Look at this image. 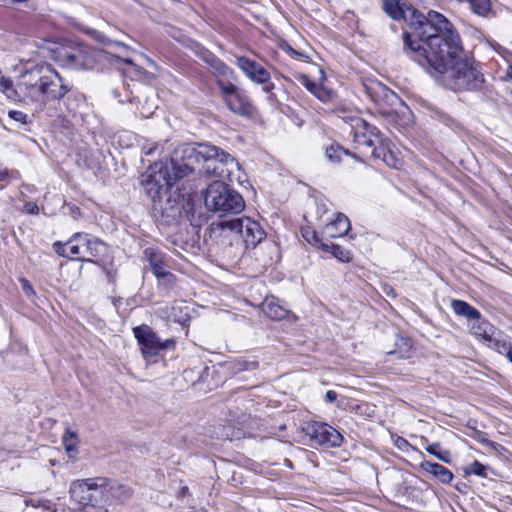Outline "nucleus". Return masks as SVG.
I'll return each mask as SVG.
<instances>
[{
    "instance_id": "603ef678",
    "label": "nucleus",
    "mask_w": 512,
    "mask_h": 512,
    "mask_svg": "<svg viewBox=\"0 0 512 512\" xmlns=\"http://www.w3.org/2000/svg\"><path fill=\"white\" fill-rule=\"evenodd\" d=\"M9 177V174L6 170L0 171V181L6 180Z\"/></svg>"
},
{
    "instance_id": "7ed1b4c3",
    "label": "nucleus",
    "mask_w": 512,
    "mask_h": 512,
    "mask_svg": "<svg viewBox=\"0 0 512 512\" xmlns=\"http://www.w3.org/2000/svg\"><path fill=\"white\" fill-rule=\"evenodd\" d=\"M426 69L432 75H438L442 84L455 92L479 90L484 83L483 74L475 60L464 51L461 41L453 43Z\"/></svg>"
},
{
    "instance_id": "c03bdc74",
    "label": "nucleus",
    "mask_w": 512,
    "mask_h": 512,
    "mask_svg": "<svg viewBox=\"0 0 512 512\" xmlns=\"http://www.w3.org/2000/svg\"><path fill=\"white\" fill-rule=\"evenodd\" d=\"M106 277L109 283L114 284L116 282V273L110 269L105 268Z\"/></svg>"
},
{
    "instance_id": "ea45409f",
    "label": "nucleus",
    "mask_w": 512,
    "mask_h": 512,
    "mask_svg": "<svg viewBox=\"0 0 512 512\" xmlns=\"http://www.w3.org/2000/svg\"><path fill=\"white\" fill-rule=\"evenodd\" d=\"M118 486L122 487L125 491H123L122 489L121 490H114V492L118 495L121 496L120 497H114L115 499L117 500H120V501H125L126 499H128L130 497V491L129 489L126 487V486H123V485H120V484H117Z\"/></svg>"
},
{
    "instance_id": "72a5a7b5",
    "label": "nucleus",
    "mask_w": 512,
    "mask_h": 512,
    "mask_svg": "<svg viewBox=\"0 0 512 512\" xmlns=\"http://www.w3.org/2000/svg\"><path fill=\"white\" fill-rule=\"evenodd\" d=\"M196 53L198 57L201 60H203L206 64H208L210 67L218 60L217 56H215L212 52H210L204 47H199Z\"/></svg>"
},
{
    "instance_id": "6e6d98bb",
    "label": "nucleus",
    "mask_w": 512,
    "mask_h": 512,
    "mask_svg": "<svg viewBox=\"0 0 512 512\" xmlns=\"http://www.w3.org/2000/svg\"><path fill=\"white\" fill-rule=\"evenodd\" d=\"M125 63L130 64V65H134L133 61L131 59H125Z\"/></svg>"
},
{
    "instance_id": "052dcab7",
    "label": "nucleus",
    "mask_w": 512,
    "mask_h": 512,
    "mask_svg": "<svg viewBox=\"0 0 512 512\" xmlns=\"http://www.w3.org/2000/svg\"><path fill=\"white\" fill-rule=\"evenodd\" d=\"M152 152H153V149H149V150L146 152V154H147V155H150V154H152Z\"/></svg>"
},
{
    "instance_id": "dca6fc26",
    "label": "nucleus",
    "mask_w": 512,
    "mask_h": 512,
    "mask_svg": "<svg viewBox=\"0 0 512 512\" xmlns=\"http://www.w3.org/2000/svg\"><path fill=\"white\" fill-rule=\"evenodd\" d=\"M377 143L373 147L372 156L375 159H381L387 166L392 168H398L401 163V160L396 157L393 151L389 148V145L386 143V140L383 137L379 140H376Z\"/></svg>"
},
{
    "instance_id": "9d476101",
    "label": "nucleus",
    "mask_w": 512,
    "mask_h": 512,
    "mask_svg": "<svg viewBox=\"0 0 512 512\" xmlns=\"http://www.w3.org/2000/svg\"><path fill=\"white\" fill-rule=\"evenodd\" d=\"M221 226L238 234L246 247L254 248L265 238V232L260 224L248 217L223 221Z\"/></svg>"
},
{
    "instance_id": "09e8293b",
    "label": "nucleus",
    "mask_w": 512,
    "mask_h": 512,
    "mask_svg": "<svg viewBox=\"0 0 512 512\" xmlns=\"http://www.w3.org/2000/svg\"><path fill=\"white\" fill-rule=\"evenodd\" d=\"M263 85V92L265 93H270L273 89H274V83L270 82V80L268 81L267 84H262Z\"/></svg>"
},
{
    "instance_id": "4c0bfd02",
    "label": "nucleus",
    "mask_w": 512,
    "mask_h": 512,
    "mask_svg": "<svg viewBox=\"0 0 512 512\" xmlns=\"http://www.w3.org/2000/svg\"><path fill=\"white\" fill-rule=\"evenodd\" d=\"M157 279L160 285L170 289L173 287L176 278L170 271L167 270L162 275L158 276Z\"/></svg>"
},
{
    "instance_id": "39448f33",
    "label": "nucleus",
    "mask_w": 512,
    "mask_h": 512,
    "mask_svg": "<svg viewBox=\"0 0 512 512\" xmlns=\"http://www.w3.org/2000/svg\"><path fill=\"white\" fill-rule=\"evenodd\" d=\"M123 490L116 482L105 477L74 480L69 487L70 498L81 507H101L110 497H120L114 490Z\"/></svg>"
},
{
    "instance_id": "c9c22d12",
    "label": "nucleus",
    "mask_w": 512,
    "mask_h": 512,
    "mask_svg": "<svg viewBox=\"0 0 512 512\" xmlns=\"http://www.w3.org/2000/svg\"><path fill=\"white\" fill-rule=\"evenodd\" d=\"M8 117L15 121V122H18L19 124L23 125V126H26L28 125L29 121H28V115L22 111H18V110H10L8 112Z\"/></svg>"
},
{
    "instance_id": "13d9d810",
    "label": "nucleus",
    "mask_w": 512,
    "mask_h": 512,
    "mask_svg": "<svg viewBox=\"0 0 512 512\" xmlns=\"http://www.w3.org/2000/svg\"><path fill=\"white\" fill-rule=\"evenodd\" d=\"M408 445V442L405 439H401V445Z\"/></svg>"
},
{
    "instance_id": "49530a36",
    "label": "nucleus",
    "mask_w": 512,
    "mask_h": 512,
    "mask_svg": "<svg viewBox=\"0 0 512 512\" xmlns=\"http://www.w3.org/2000/svg\"><path fill=\"white\" fill-rule=\"evenodd\" d=\"M482 443H484L486 446H488L489 448H491V449H493L495 451H497L498 448H502V446L500 444L495 443V442H493L491 440H488V439L483 440Z\"/></svg>"
},
{
    "instance_id": "680f3d73",
    "label": "nucleus",
    "mask_w": 512,
    "mask_h": 512,
    "mask_svg": "<svg viewBox=\"0 0 512 512\" xmlns=\"http://www.w3.org/2000/svg\"><path fill=\"white\" fill-rule=\"evenodd\" d=\"M391 96L395 99H397V96L395 95V93L391 92Z\"/></svg>"
},
{
    "instance_id": "6ab92c4d",
    "label": "nucleus",
    "mask_w": 512,
    "mask_h": 512,
    "mask_svg": "<svg viewBox=\"0 0 512 512\" xmlns=\"http://www.w3.org/2000/svg\"><path fill=\"white\" fill-rule=\"evenodd\" d=\"M420 468L431 474L443 484H449L453 480V473L439 463L423 461L420 464Z\"/></svg>"
},
{
    "instance_id": "3c124183",
    "label": "nucleus",
    "mask_w": 512,
    "mask_h": 512,
    "mask_svg": "<svg viewBox=\"0 0 512 512\" xmlns=\"http://www.w3.org/2000/svg\"><path fill=\"white\" fill-rule=\"evenodd\" d=\"M320 246H321V248H322L324 251L331 253V248H330V246H335V244H334V243H322V242H321V243H320Z\"/></svg>"
},
{
    "instance_id": "1a4fd4ad",
    "label": "nucleus",
    "mask_w": 512,
    "mask_h": 512,
    "mask_svg": "<svg viewBox=\"0 0 512 512\" xmlns=\"http://www.w3.org/2000/svg\"><path fill=\"white\" fill-rule=\"evenodd\" d=\"M70 252L75 260L93 262L94 258L106 251V245L99 238L84 232L74 233L70 237Z\"/></svg>"
},
{
    "instance_id": "c85d7f7f",
    "label": "nucleus",
    "mask_w": 512,
    "mask_h": 512,
    "mask_svg": "<svg viewBox=\"0 0 512 512\" xmlns=\"http://www.w3.org/2000/svg\"><path fill=\"white\" fill-rule=\"evenodd\" d=\"M426 451L445 463L451 461V454L448 450H441L440 443H433L426 447Z\"/></svg>"
},
{
    "instance_id": "f03ea898",
    "label": "nucleus",
    "mask_w": 512,
    "mask_h": 512,
    "mask_svg": "<svg viewBox=\"0 0 512 512\" xmlns=\"http://www.w3.org/2000/svg\"><path fill=\"white\" fill-rule=\"evenodd\" d=\"M69 91L70 87L50 65H36L27 69L19 76L16 86L9 78V84L4 87V95L11 101L28 99L43 105L62 99Z\"/></svg>"
},
{
    "instance_id": "f3484780",
    "label": "nucleus",
    "mask_w": 512,
    "mask_h": 512,
    "mask_svg": "<svg viewBox=\"0 0 512 512\" xmlns=\"http://www.w3.org/2000/svg\"><path fill=\"white\" fill-rule=\"evenodd\" d=\"M350 228L349 218L343 213H338L333 221L326 224L324 233L330 238H338L345 236Z\"/></svg>"
},
{
    "instance_id": "a211bd4d",
    "label": "nucleus",
    "mask_w": 512,
    "mask_h": 512,
    "mask_svg": "<svg viewBox=\"0 0 512 512\" xmlns=\"http://www.w3.org/2000/svg\"><path fill=\"white\" fill-rule=\"evenodd\" d=\"M263 313L273 320H282L289 314L288 308L280 304L279 299L271 296L266 297L261 305Z\"/></svg>"
},
{
    "instance_id": "4d7b16f0",
    "label": "nucleus",
    "mask_w": 512,
    "mask_h": 512,
    "mask_svg": "<svg viewBox=\"0 0 512 512\" xmlns=\"http://www.w3.org/2000/svg\"><path fill=\"white\" fill-rule=\"evenodd\" d=\"M73 213H78L79 214L80 213L79 208L78 207H74Z\"/></svg>"
},
{
    "instance_id": "de8ad7c7",
    "label": "nucleus",
    "mask_w": 512,
    "mask_h": 512,
    "mask_svg": "<svg viewBox=\"0 0 512 512\" xmlns=\"http://www.w3.org/2000/svg\"><path fill=\"white\" fill-rule=\"evenodd\" d=\"M11 3H20V2H25L27 3V7L29 9H32V10H35L36 9V5L35 3L32 2V0H10Z\"/></svg>"
},
{
    "instance_id": "4468645a",
    "label": "nucleus",
    "mask_w": 512,
    "mask_h": 512,
    "mask_svg": "<svg viewBox=\"0 0 512 512\" xmlns=\"http://www.w3.org/2000/svg\"><path fill=\"white\" fill-rule=\"evenodd\" d=\"M383 10L394 20H405L408 26L412 22L414 14L418 12L407 0H384Z\"/></svg>"
},
{
    "instance_id": "0eeeda50",
    "label": "nucleus",
    "mask_w": 512,
    "mask_h": 512,
    "mask_svg": "<svg viewBox=\"0 0 512 512\" xmlns=\"http://www.w3.org/2000/svg\"><path fill=\"white\" fill-rule=\"evenodd\" d=\"M204 204L208 211L220 217L239 214L245 208L242 195L224 181H213L203 192Z\"/></svg>"
},
{
    "instance_id": "79ce46f5",
    "label": "nucleus",
    "mask_w": 512,
    "mask_h": 512,
    "mask_svg": "<svg viewBox=\"0 0 512 512\" xmlns=\"http://www.w3.org/2000/svg\"><path fill=\"white\" fill-rule=\"evenodd\" d=\"M24 207L29 214H38L39 212L38 205L35 202H27Z\"/></svg>"
},
{
    "instance_id": "b1692460",
    "label": "nucleus",
    "mask_w": 512,
    "mask_h": 512,
    "mask_svg": "<svg viewBox=\"0 0 512 512\" xmlns=\"http://www.w3.org/2000/svg\"><path fill=\"white\" fill-rule=\"evenodd\" d=\"M325 156L328 161L334 164L340 163L343 157H354L352 153H350L347 149L340 146L338 143H333L329 145L325 150Z\"/></svg>"
},
{
    "instance_id": "37998d69",
    "label": "nucleus",
    "mask_w": 512,
    "mask_h": 512,
    "mask_svg": "<svg viewBox=\"0 0 512 512\" xmlns=\"http://www.w3.org/2000/svg\"><path fill=\"white\" fill-rule=\"evenodd\" d=\"M21 283H22V288H23V290L25 291V293H26L27 295H29V294H33V293H34L33 288H32V286L30 285V283H29V281H28V280H26V279H21Z\"/></svg>"
},
{
    "instance_id": "7c9ffc66",
    "label": "nucleus",
    "mask_w": 512,
    "mask_h": 512,
    "mask_svg": "<svg viewBox=\"0 0 512 512\" xmlns=\"http://www.w3.org/2000/svg\"><path fill=\"white\" fill-rule=\"evenodd\" d=\"M488 466L483 465L479 461H473L469 466L465 468L466 474H474L480 477H487Z\"/></svg>"
},
{
    "instance_id": "4be33fe9",
    "label": "nucleus",
    "mask_w": 512,
    "mask_h": 512,
    "mask_svg": "<svg viewBox=\"0 0 512 512\" xmlns=\"http://www.w3.org/2000/svg\"><path fill=\"white\" fill-rule=\"evenodd\" d=\"M451 308L456 315L465 317L469 320L478 319L480 317V312L463 300L453 299L451 301Z\"/></svg>"
},
{
    "instance_id": "58836bf2",
    "label": "nucleus",
    "mask_w": 512,
    "mask_h": 512,
    "mask_svg": "<svg viewBox=\"0 0 512 512\" xmlns=\"http://www.w3.org/2000/svg\"><path fill=\"white\" fill-rule=\"evenodd\" d=\"M320 101L328 102L331 98V93L322 85H319L313 93Z\"/></svg>"
},
{
    "instance_id": "aec40b11",
    "label": "nucleus",
    "mask_w": 512,
    "mask_h": 512,
    "mask_svg": "<svg viewBox=\"0 0 512 512\" xmlns=\"http://www.w3.org/2000/svg\"><path fill=\"white\" fill-rule=\"evenodd\" d=\"M470 326V331L473 335L483 339L486 342H491L494 339L495 327L481 316L478 319H473Z\"/></svg>"
},
{
    "instance_id": "393cba45",
    "label": "nucleus",
    "mask_w": 512,
    "mask_h": 512,
    "mask_svg": "<svg viewBox=\"0 0 512 512\" xmlns=\"http://www.w3.org/2000/svg\"><path fill=\"white\" fill-rule=\"evenodd\" d=\"M62 442L69 457H74L78 446L77 433L67 428L63 434Z\"/></svg>"
},
{
    "instance_id": "e2e57ef3",
    "label": "nucleus",
    "mask_w": 512,
    "mask_h": 512,
    "mask_svg": "<svg viewBox=\"0 0 512 512\" xmlns=\"http://www.w3.org/2000/svg\"><path fill=\"white\" fill-rule=\"evenodd\" d=\"M511 96H512V90H511Z\"/></svg>"
},
{
    "instance_id": "ddd939ff",
    "label": "nucleus",
    "mask_w": 512,
    "mask_h": 512,
    "mask_svg": "<svg viewBox=\"0 0 512 512\" xmlns=\"http://www.w3.org/2000/svg\"><path fill=\"white\" fill-rule=\"evenodd\" d=\"M236 65L256 84H267L271 78L270 73L262 65L246 56L237 57Z\"/></svg>"
},
{
    "instance_id": "f704fd0d",
    "label": "nucleus",
    "mask_w": 512,
    "mask_h": 512,
    "mask_svg": "<svg viewBox=\"0 0 512 512\" xmlns=\"http://www.w3.org/2000/svg\"><path fill=\"white\" fill-rule=\"evenodd\" d=\"M331 254L342 262L350 261V253L339 245L330 246Z\"/></svg>"
},
{
    "instance_id": "5fc2aeb1",
    "label": "nucleus",
    "mask_w": 512,
    "mask_h": 512,
    "mask_svg": "<svg viewBox=\"0 0 512 512\" xmlns=\"http://www.w3.org/2000/svg\"><path fill=\"white\" fill-rule=\"evenodd\" d=\"M507 358L512 362V348L507 352Z\"/></svg>"
},
{
    "instance_id": "f257e3e1",
    "label": "nucleus",
    "mask_w": 512,
    "mask_h": 512,
    "mask_svg": "<svg viewBox=\"0 0 512 512\" xmlns=\"http://www.w3.org/2000/svg\"><path fill=\"white\" fill-rule=\"evenodd\" d=\"M410 31L403 33L404 46L419 65L426 68L444 55L448 47L460 42V36L452 23L442 14L430 10L427 15L414 14Z\"/></svg>"
},
{
    "instance_id": "bb28decb",
    "label": "nucleus",
    "mask_w": 512,
    "mask_h": 512,
    "mask_svg": "<svg viewBox=\"0 0 512 512\" xmlns=\"http://www.w3.org/2000/svg\"><path fill=\"white\" fill-rule=\"evenodd\" d=\"M211 68L213 69L214 74L218 77H222L225 80L236 79L234 71L219 58L213 65H211Z\"/></svg>"
},
{
    "instance_id": "cd10ccee",
    "label": "nucleus",
    "mask_w": 512,
    "mask_h": 512,
    "mask_svg": "<svg viewBox=\"0 0 512 512\" xmlns=\"http://www.w3.org/2000/svg\"><path fill=\"white\" fill-rule=\"evenodd\" d=\"M217 84L223 94L224 102L240 91L234 83H232L230 80L225 81L224 78L218 79Z\"/></svg>"
},
{
    "instance_id": "bf43d9fd",
    "label": "nucleus",
    "mask_w": 512,
    "mask_h": 512,
    "mask_svg": "<svg viewBox=\"0 0 512 512\" xmlns=\"http://www.w3.org/2000/svg\"><path fill=\"white\" fill-rule=\"evenodd\" d=\"M408 445V442L405 439H401V445Z\"/></svg>"
},
{
    "instance_id": "6e6552de",
    "label": "nucleus",
    "mask_w": 512,
    "mask_h": 512,
    "mask_svg": "<svg viewBox=\"0 0 512 512\" xmlns=\"http://www.w3.org/2000/svg\"><path fill=\"white\" fill-rule=\"evenodd\" d=\"M101 52L91 47L78 45L62 48L57 60L65 67L77 70H93L97 67Z\"/></svg>"
},
{
    "instance_id": "473e14b6",
    "label": "nucleus",
    "mask_w": 512,
    "mask_h": 512,
    "mask_svg": "<svg viewBox=\"0 0 512 512\" xmlns=\"http://www.w3.org/2000/svg\"><path fill=\"white\" fill-rule=\"evenodd\" d=\"M354 136L358 144H362L370 148L374 147L377 143L375 138L362 133L361 130H355Z\"/></svg>"
},
{
    "instance_id": "a19ab883",
    "label": "nucleus",
    "mask_w": 512,
    "mask_h": 512,
    "mask_svg": "<svg viewBox=\"0 0 512 512\" xmlns=\"http://www.w3.org/2000/svg\"><path fill=\"white\" fill-rule=\"evenodd\" d=\"M303 237L309 242L311 243L312 241H314L315 243H319L320 240L316 234L315 231H305L303 232Z\"/></svg>"
},
{
    "instance_id": "8fccbe9b",
    "label": "nucleus",
    "mask_w": 512,
    "mask_h": 512,
    "mask_svg": "<svg viewBox=\"0 0 512 512\" xmlns=\"http://www.w3.org/2000/svg\"><path fill=\"white\" fill-rule=\"evenodd\" d=\"M287 52H288L291 56H293V57H295V58H297V57H299V56H302V53H300V52L296 51L295 49H293V48H292L291 46H289V45H287Z\"/></svg>"
},
{
    "instance_id": "423d86ee",
    "label": "nucleus",
    "mask_w": 512,
    "mask_h": 512,
    "mask_svg": "<svg viewBox=\"0 0 512 512\" xmlns=\"http://www.w3.org/2000/svg\"><path fill=\"white\" fill-rule=\"evenodd\" d=\"M177 156L169 162H155L142 175V186L145 193L153 200L160 199L172 185L184 177Z\"/></svg>"
},
{
    "instance_id": "2eb2a0df",
    "label": "nucleus",
    "mask_w": 512,
    "mask_h": 512,
    "mask_svg": "<svg viewBox=\"0 0 512 512\" xmlns=\"http://www.w3.org/2000/svg\"><path fill=\"white\" fill-rule=\"evenodd\" d=\"M225 104L233 113L242 117L250 118L254 113L253 104L247 95L242 91H239L231 98H228L227 101H225Z\"/></svg>"
},
{
    "instance_id": "e433bc0d",
    "label": "nucleus",
    "mask_w": 512,
    "mask_h": 512,
    "mask_svg": "<svg viewBox=\"0 0 512 512\" xmlns=\"http://www.w3.org/2000/svg\"><path fill=\"white\" fill-rule=\"evenodd\" d=\"M297 80L299 82V84H301L302 86H304L309 92H311L312 94L315 92L316 88L319 86V84H317L316 82H314L313 80H311L307 75L305 74H300L298 77H297Z\"/></svg>"
},
{
    "instance_id": "864d4df0",
    "label": "nucleus",
    "mask_w": 512,
    "mask_h": 512,
    "mask_svg": "<svg viewBox=\"0 0 512 512\" xmlns=\"http://www.w3.org/2000/svg\"><path fill=\"white\" fill-rule=\"evenodd\" d=\"M505 79H510V80H512V66H509V67H508L507 72H506Z\"/></svg>"
},
{
    "instance_id": "9b49d317",
    "label": "nucleus",
    "mask_w": 512,
    "mask_h": 512,
    "mask_svg": "<svg viewBox=\"0 0 512 512\" xmlns=\"http://www.w3.org/2000/svg\"><path fill=\"white\" fill-rule=\"evenodd\" d=\"M304 431L306 435L309 436L312 446L335 447L339 446L343 439L342 435L335 428L326 423H309L304 428Z\"/></svg>"
},
{
    "instance_id": "20e7f679",
    "label": "nucleus",
    "mask_w": 512,
    "mask_h": 512,
    "mask_svg": "<svg viewBox=\"0 0 512 512\" xmlns=\"http://www.w3.org/2000/svg\"><path fill=\"white\" fill-rule=\"evenodd\" d=\"M175 154L184 177L198 170L207 177L231 179L234 169H239V163L232 155L208 143L184 144Z\"/></svg>"
},
{
    "instance_id": "c756f323",
    "label": "nucleus",
    "mask_w": 512,
    "mask_h": 512,
    "mask_svg": "<svg viewBox=\"0 0 512 512\" xmlns=\"http://www.w3.org/2000/svg\"><path fill=\"white\" fill-rule=\"evenodd\" d=\"M474 13L480 16L486 15L490 11V0H467Z\"/></svg>"
},
{
    "instance_id": "412c9836",
    "label": "nucleus",
    "mask_w": 512,
    "mask_h": 512,
    "mask_svg": "<svg viewBox=\"0 0 512 512\" xmlns=\"http://www.w3.org/2000/svg\"><path fill=\"white\" fill-rule=\"evenodd\" d=\"M153 274L158 277L167 271L166 256L154 248H147L144 251Z\"/></svg>"
},
{
    "instance_id": "a878e982",
    "label": "nucleus",
    "mask_w": 512,
    "mask_h": 512,
    "mask_svg": "<svg viewBox=\"0 0 512 512\" xmlns=\"http://www.w3.org/2000/svg\"><path fill=\"white\" fill-rule=\"evenodd\" d=\"M211 68L213 69L214 74L218 77H222L225 80L236 79L234 71L219 58L213 65H211Z\"/></svg>"
},
{
    "instance_id": "a18cd8bd",
    "label": "nucleus",
    "mask_w": 512,
    "mask_h": 512,
    "mask_svg": "<svg viewBox=\"0 0 512 512\" xmlns=\"http://www.w3.org/2000/svg\"><path fill=\"white\" fill-rule=\"evenodd\" d=\"M325 399L328 403H333L337 399V393L335 391L329 390L325 394Z\"/></svg>"
},
{
    "instance_id": "5701e85b",
    "label": "nucleus",
    "mask_w": 512,
    "mask_h": 512,
    "mask_svg": "<svg viewBox=\"0 0 512 512\" xmlns=\"http://www.w3.org/2000/svg\"><path fill=\"white\" fill-rule=\"evenodd\" d=\"M351 127L353 130H361L362 133H365L366 135L371 136L376 140L382 138V134L376 126L368 123L367 121L361 118H352Z\"/></svg>"
},
{
    "instance_id": "f8f14e48",
    "label": "nucleus",
    "mask_w": 512,
    "mask_h": 512,
    "mask_svg": "<svg viewBox=\"0 0 512 512\" xmlns=\"http://www.w3.org/2000/svg\"><path fill=\"white\" fill-rule=\"evenodd\" d=\"M133 333L138 343L141 345V351L145 357L157 355L160 351L167 349L173 340L162 342L156 333L147 325H141L133 328Z\"/></svg>"
},
{
    "instance_id": "2f4dec72",
    "label": "nucleus",
    "mask_w": 512,
    "mask_h": 512,
    "mask_svg": "<svg viewBox=\"0 0 512 512\" xmlns=\"http://www.w3.org/2000/svg\"><path fill=\"white\" fill-rule=\"evenodd\" d=\"M70 245V239L66 243L57 241L53 244V248L55 253L58 254L59 256L75 260L73 254L70 252Z\"/></svg>"
}]
</instances>
